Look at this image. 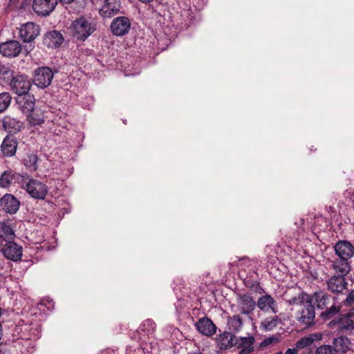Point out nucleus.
<instances>
[{
  "mask_svg": "<svg viewBox=\"0 0 354 354\" xmlns=\"http://www.w3.org/2000/svg\"><path fill=\"white\" fill-rule=\"evenodd\" d=\"M15 232L6 222H0V248L7 259L19 261L22 257V247L14 241Z\"/></svg>",
  "mask_w": 354,
  "mask_h": 354,
  "instance_id": "obj_1",
  "label": "nucleus"
},
{
  "mask_svg": "<svg viewBox=\"0 0 354 354\" xmlns=\"http://www.w3.org/2000/svg\"><path fill=\"white\" fill-rule=\"evenodd\" d=\"M286 303L291 306L302 305V309L298 313L297 321L304 328H309L315 324V310L313 304V297L304 291L297 295L286 299Z\"/></svg>",
  "mask_w": 354,
  "mask_h": 354,
  "instance_id": "obj_2",
  "label": "nucleus"
},
{
  "mask_svg": "<svg viewBox=\"0 0 354 354\" xmlns=\"http://www.w3.org/2000/svg\"><path fill=\"white\" fill-rule=\"evenodd\" d=\"M96 30V24L84 16L77 17L72 21L68 30L72 37L78 41H84Z\"/></svg>",
  "mask_w": 354,
  "mask_h": 354,
  "instance_id": "obj_3",
  "label": "nucleus"
},
{
  "mask_svg": "<svg viewBox=\"0 0 354 354\" xmlns=\"http://www.w3.org/2000/svg\"><path fill=\"white\" fill-rule=\"evenodd\" d=\"M311 297H313V300L315 299L316 306L318 309H325V310L320 314V317L324 320H328L333 318L339 312L340 306H337L333 304L330 307H328L330 299V295L328 293L322 290L316 291L311 295Z\"/></svg>",
  "mask_w": 354,
  "mask_h": 354,
  "instance_id": "obj_4",
  "label": "nucleus"
},
{
  "mask_svg": "<svg viewBox=\"0 0 354 354\" xmlns=\"http://www.w3.org/2000/svg\"><path fill=\"white\" fill-rule=\"evenodd\" d=\"M21 187L30 196L37 200H44L48 194V186L43 182L31 178L28 174H24Z\"/></svg>",
  "mask_w": 354,
  "mask_h": 354,
  "instance_id": "obj_5",
  "label": "nucleus"
},
{
  "mask_svg": "<svg viewBox=\"0 0 354 354\" xmlns=\"http://www.w3.org/2000/svg\"><path fill=\"white\" fill-rule=\"evenodd\" d=\"M9 86L10 90L19 96L29 92L32 82L27 75L17 73L12 77Z\"/></svg>",
  "mask_w": 354,
  "mask_h": 354,
  "instance_id": "obj_6",
  "label": "nucleus"
},
{
  "mask_svg": "<svg viewBox=\"0 0 354 354\" xmlns=\"http://www.w3.org/2000/svg\"><path fill=\"white\" fill-rule=\"evenodd\" d=\"M54 73L48 66H41L34 71L33 83L38 88H46L51 83Z\"/></svg>",
  "mask_w": 354,
  "mask_h": 354,
  "instance_id": "obj_7",
  "label": "nucleus"
},
{
  "mask_svg": "<svg viewBox=\"0 0 354 354\" xmlns=\"http://www.w3.org/2000/svg\"><path fill=\"white\" fill-rule=\"evenodd\" d=\"M322 338L323 335L322 333H311L297 340L295 343V346L299 350L308 348L310 351V353H312L313 349L317 347V345L319 344Z\"/></svg>",
  "mask_w": 354,
  "mask_h": 354,
  "instance_id": "obj_8",
  "label": "nucleus"
},
{
  "mask_svg": "<svg viewBox=\"0 0 354 354\" xmlns=\"http://www.w3.org/2000/svg\"><path fill=\"white\" fill-rule=\"evenodd\" d=\"M18 147V141L12 134L7 135L0 146V155L3 158H11L15 156Z\"/></svg>",
  "mask_w": 354,
  "mask_h": 354,
  "instance_id": "obj_9",
  "label": "nucleus"
},
{
  "mask_svg": "<svg viewBox=\"0 0 354 354\" xmlns=\"http://www.w3.org/2000/svg\"><path fill=\"white\" fill-rule=\"evenodd\" d=\"M40 27L33 22H27L21 26L19 28V37L24 43L33 41L39 35Z\"/></svg>",
  "mask_w": 354,
  "mask_h": 354,
  "instance_id": "obj_10",
  "label": "nucleus"
},
{
  "mask_svg": "<svg viewBox=\"0 0 354 354\" xmlns=\"http://www.w3.org/2000/svg\"><path fill=\"white\" fill-rule=\"evenodd\" d=\"M121 8L120 0H104L99 9V14L104 19H109L119 14Z\"/></svg>",
  "mask_w": 354,
  "mask_h": 354,
  "instance_id": "obj_11",
  "label": "nucleus"
},
{
  "mask_svg": "<svg viewBox=\"0 0 354 354\" xmlns=\"http://www.w3.org/2000/svg\"><path fill=\"white\" fill-rule=\"evenodd\" d=\"M131 28V22L127 17H115L111 22L110 28L115 36L122 37L127 35Z\"/></svg>",
  "mask_w": 354,
  "mask_h": 354,
  "instance_id": "obj_12",
  "label": "nucleus"
},
{
  "mask_svg": "<svg viewBox=\"0 0 354 354\" xmlns=\"http://www.w3.org/2000/svg\"><path fill=\"white\" fill-rule=\"evenodd\" d=\"M57 0H33L32 10L39 16L46 17L55 9Z\"/></svg>",
  "mask_w": 354,
  "mask_h": 354,
  "instance_id": "obj_13",
  "label": "nucleus"
},
{
  "mask_svg": "<svg viewBox=\"0 0 354 354\" xmlns=\"http://www.w3.org/2000/svg\"><path fill=\"white\" fill-rule=\"evenodd\" d=\"M0 206L9 214H15L19 210L20 201L13 194H6L0 198Z\"/></svg>",
  "mask_w": 354,
  "mask_h": 354,
  "instance_id": "obj_14",
  "label": "nucleus"
},
{
  "mask_svg": "<svg viewBox=\"0 0 354 354\" xmlns=\"http://www.w3.org/2000/svg\"><path fill=\"white\" fill-rule=\"evenodd\" d=\"M64 41L63 35L58 30L46 32L43 37V44L48 48H58Z\"/></svg>",
  "mask_w": 354,
  "mask_h": 354,
  "instance_id": "obj_15",
  "label": "nucleus"
},
{
  "mask_svg": "<svg viewBox=\"0 0 354 354\" xmlns=\"http://www.w3.org/2000/svg\"><path fill=\"white\" fill-rule=\"evenodd\" d=\"M237 304L241 314L249 315L256 308V302L253 297L248 294H239Z\"/></svg>",
  "mask_w": 354,
  "mask_h": 354,
  "instance_id": "obj_16",
  "label": "nucleus"
},
{
  "mask_svg": "<svg viewBox=\"0 0 354 354\" xmlns=\"http://www.w3.org/2000/svg\"><path fill=\"white\" fill-rule=\"evenodd\" d=\"M255 339L252 335L241 337L235 339L234 346L238 349L239 354H252L255 351Z\"/></svg>",
  "mask_w": 354,
  "mask_h": 354,
  "instance_id": "obj_17",
  "label": "nucleus"
},
{
  "mask_svg": "<svg viewBox=\"0 0 354 354\" xmlns=\"http://www.w3.org/2000/svg\"><path fill=\"white\" fill-rule=\"evenodd\" d=\"M335 254L339 258L349 260L354 256V246L348 241L339 240L334 245Z\"/></svg>",
  "mask_w": 354,
  "mask_h": 354,
  "instance_id": "obj_18",
  "label": "nucleus"
},
{
  "mask_svg": "<svg viewBox=\"0 0 354 354\" xmlns=\"http://www.w3.org/2000/svg\"><path fill=\"white\" fill-rule=\"evenodd\" d=\"M21 49L20 43L17 40H10L0 44V53L7 57H17Z\"/></svg>",
  "mask_w": 354,
  "mask_h": 354,
  "instance_id": "obj_19",
  "label": "nucleus"
},
{
  "mask_svg": "<svg viewBox=\"0 0 354 354\" xmlns=\"http://www.w3.org/2000/svg\"><path fill=\"white\" fill-rule=\"evenodd\" d=\"M24 176V174L21 175L12 169L6 170L0 176V187L8 188L15 183H17L21 185Z\"/></svg>",
  "mask_w": 354,
  "mask_h": 354,
  "instance_id": "obj_20",
  "label": "nucleus"
},
{
  "mask_svg": "<svg viewBox=\"0 0 354 354\" xmlns=\"http://www.w3.org/2000/svg\"><path fill=\"white\" fill-rule=\"evenodd\" d=\"M195 326L197 330L207 337L213 336L216 332V326L211 319L207 317H203L199 319L196 323Z\"/></svg>",
  "mask_w": 354,
  "mask_h": 354,
  "instance_id": "obj_21",
  "label": "nucleus"
},
{
  "mask_svg": "<svg viewBox=\"0 0 354 354\" xmlns=\"http://www.w3.org/2000/svg\"><path fill=\"white\" fill-rule=\"evenodd\" d=\"M353 315L354 307L351 308L348 313L340 315L339 317L333 322L337 324L341 331L351 332L354 330V321L351 318Z\"/></svg>",
  "mask_w": 354,
  "mask_h": 354,
  "instance_id": "obj_22",
  "label": "nucleus"
},
{
  "mask_svg": "<svg viewBox=\"0 0 354 354\" xmlns=\"http://www.w3.org/2000/svg\"><path fill=\"white\" fill-rule=\"evenodd\" d=\"M256 306H257L261 310L264 312H268L270 310L272 313H277L278 311L277 301L269 294L259 297L256 303Z\"/></svg>",
  "mask_w": 354,
  "mask_h": 354,
  "instance_id": "obj_23",
  "label": "nucleus"
},
{
  "mask_svg": "<svg viewBox=\"0 0 354 354\" xmlns=\"http://www.w3.org/2000/svg\"><path fill=\"white\" fill-rule=\"evenodd\" d=\"M16 102L24 114H27L35 108V97L33 95L30 94L29 92L17 96Z\"/></svg>",
  "mask_w": 354,
  "mask_h": 354,
  "instance_id": "obj_24",
  "label": "nucleus"
},
{
  "mask_svg": "<svg viewBox=\"0 0 354 354\" xmlns=\"http://www.w3.org/2000/svg\"><path fill=\"white\" fill-rule=\"evenodd\" d=\"M327 287L333 292H342L346 289L347 283L345 277L334 275L326 281Z\"/></svg>",
  "mask_w": 354,
  "mask_h": 354,
  "instance_id": "obj_25",
  "label": "nucleus"
},
{
  "mask_svg": "<svg viewBox=\"0 0 354 354\" xmlns=\"http://www.w3.org/2000/svg\"><path fill=\"white\" fill-rule=\"evenodd\" d=\"M236 337L230 332L225 331L216 337L218 347L221 350H226L234 346Z\"/></svg>",
  "mask_w": 354,
  "mask_h": 354,
  "instance_id": "obj_26",
  "label": "nucleus"
},
{
  "mask_svg": "<svg viewBox=\"0 0 354 354\" xmlns=\"http://www.w3.org/2000/svg\"><path fill=\"white\" fill-rule=\"evenodd\" d=\"M3 129L10 133H17L24 127V123L16 118L6 115L2 119Z\"/></svg>",
  "mask_w": 354,
  "mask_h": 354,
  "instance_id": "obj_27",
  "label": "nucleus"
},
{
  "mask_svg": "<svg viewBox=\"0 0 354 354\" xmlns=\"http://www.w3.org/2000/svg\"><path fill=\"white\" fill-rule=\"evenodd\" d=\"M331 267L337 275L344 277L347 275L351 271L349 260L343 258L338 257L333 260Z\"/></svg>",
  "mask_w": 354,
  "mask_h": 354,
  "instance_id": "obj_28",
  "label": "nucleus"
},
{
  "mask_svg": "<svg viewBox=\"0 0 354 354\" xmlns=\"http://www.w3.org/2000/svg\"><path fill=\"white\" fill-rule=\"evenodd\" d=\"M27 121L32 126L42 124L45 121L44 111L40 108L35 107L26 114Z\"/></svg>",
  "mask_w": 354,
  "mask_h": 354,
  "instance_id": "obj_29",
  "label": "nucleus"
},
{
  "mask_svg": "<svg viewBox=\"0 0 354 354\" xmlns=\"http://www.w3.org/2000/svg\"><path fill=\"white\" fill-rule=\"evenodd\" d=\"M333 348L337 353H346L351 348V340L345 336H339L333 341Z\"/></svg>",
  "mask_w": 354,
  "mask_h": 354,
  "instance_id": "obj_30",
  "label": "nucleus"
},
{
  "mask_svg": "<svg viewBox=\"0 0 354 354\" xmlns=\"http://www.w3.org/2000/svg\"><path fill=\"white\" fill-rule=\"evenodd\" d=\"M39 158L36 153H27L22 159V162L29 171H35L38 169L37 162Z\"/></svg>",
  "mask_w": 354,
  "mask_h": 354,
  "instance_id": "obj_31",
  "label": "nucleus"
},
{
  "mask_svg": "<svg viewBox=\"0 0 354 354\" xmlns=\"http://www.w3.org/2000/svg\"><path fill=\"white\" fill-rule=\"evenodd\" d=\"M243 321L239 315L227 317V328L231 333L239 332L243 327Z\"/></svg>",
  "mask_w": 354,
  "mask_h": 354,
  "instance_id": "obj_32",
  "label": "nucleus"
},
{
  "mask_svg": "<svg viewBox=\"0 0 354 354\" xmlns=\"http://www.w3.org/2000/svg\"><path fill=\"white\" fill-rule=\"evenodd\" d=\"M281 322V320L277 315L271 316L262 320L259 328L264 331H270L275 328Z\"/></svg>",
  "mask_w": 354,
  "mask_h": 354,
  "instance_id": "obj_33",
  "label": "nucleus"
},
{
  "mask_svg": "<svg viewBox=\"0 0 354 354\" xmlns=\"http://www.w3.org/2000/svg\"><path fill=\"white\" fill-rule=\"evenodd\" d=\"M16 74L14 71L3 65L0 70V79L9 85L12 77H14Z\"/></svg>",
  "mask_w": 354,
  "mask_h": 354,
  "instance_id": "obj_34",
  "label": "nucleus"
},
{
  "mask_svg": "<svg viewBox=\"0 0 354 354\" xmlns=\"http://www.w3.org/2000/svg\"><path fill=\"white\" fill-rule=\"evenodd\" d=\"M243 282L248 288L253 290L256 292L261 293V292H263V289L257 281L252 280L248 279V277H245Z\"/></svg>",
  "mask_w": 354,
  "mask_h": 354,
  "instance_id": "obj_35",
  "label": "nucleus"
},
{
  "mask_svg": "<svg viewBox=\"0 0 354 354\" xmlns=\"http://www.w3.org/2000/svg\"><path fill=\"white\" fill-rule=\"evenodd\" d=\"M280 333H277L274 335L265 338L260 344L259 348H264L270 344H276L280 342Z\"/></svg>",
  "mask_w": 354,
  "mask_h": 354,
  "instance_id": "obj_36",
  "label": "nucleus"
},
{
  "mask_svg": "<svg viewBox=\"0 0 354 354\" xmlns=\"http://www.w3.org/2000/svg\"><path fill=\"white\" fill-rule=\"evenodd\" d=\"M11 96L9 93L3 92L0 93V113L4 111L10 105Z\"/></svg>",
  "mask_w": 354,
  "mask_h": 354,
  "instance_id": "obj_37",
  "label": "nucleus"
},
{
  "mask_svg": "<svg viewBox=\"0 0 354 354\" xmlns=\"http://www.w3.org/2000/svg\"><path fill=\"white\" fill-rule=\"evenodd\" d=\"M315 354H337L334 348L330 345H322L317 346Z\"/></svg>",
  "mask_w": 354,
  "mask_h": 354,
  "instance_id": "obj_38",
  "label": "nucleus"
},
{
  "mask_svg": "<svg viewBox=\"0 0 354 354\" xmlns=\"http://www.w3.org/2000/svg\"><path fill=\"white\" fill-rule=\"evenodd\" d=\"M20 332H22L23 330L28 332V334L26 336L23 337L24 339H30L32 337V335H35V332L32 331V327L31 324H26L24 325H21L19 327Z\"/></svg>",
  "mask_w": 354,
  "mask_h": 354,
  "instance_id": "obj_39",
  "label": "nucleus"
},
{
  "mask_svg": "<svg viewBox=\"0 0 354 354\" xmlns=\"http://www.w3.org/2000/svg\"><path fill=\"white\" fill-rule=\"evenodd\" d=\"M344 304L350 306L354 304V290H351L344 301Z\"/></svg>",
  "mask_w": 354,
  "mask_h": 354,
  "instance_id": "obj_40",
  "label": "nucleus"
},
{
  "mask_svg": "<svg viewBox=\"0 0 354 354\" xmlns=\"http://www.w3.org/2000/svg\"><path fill=\"white\" fill-rule=\"evenodd\" d=\"M154 325H155V323L152 320L147 319L143 322L142 326L144 328L147 326L148 327L147 330H149L150 329L153 330L154 328Z\"/></svg>",
  "mask_w": 354,
  "mask_h": 354,
  "instance_id": "obj_41",
  "label": "nucleus"
},
{
  "mask_svg": "<svg viewBox=\"0 0 354 354\" xmlns=\"http://www.w3.org/2000/svg\"><path fill=\"white\" fill-rule=\"evenodd\" d=\"M299 349L295 346L293 348H288L284 354H297Z\"/></svg>",
  "mask_w": 354,
  "mask_h": 354,
  "instance_id": "obj_42",
  "label": "nucleus"
},
{
  "mask_svg": "<svg viewBox=\"0 0 354 354\" xmlns=\"http://www.w3.org/2000/svg\"><path fill=\"white\" fill-rule=\"evenodd\" d=\"M62 3H72L74 0H59Z\"/></svg>",
  "mask_w": 354,
  "mask_h": 354,
  "instance_id": "obj_43",
  "label": "nucleus"
},
{
  "mask_svg": "<svg viewBox=\"0 0 354 354\" xmlns=\"http://www.w3.org/2000/svg\"><path fill=\"white\" fill-rule=\"evenodd\" d=\"M187 354H203L202 352L198 351H192V352H189Z\"/></svg>",
  "mask_w": 354,
  "mask_h": 354,
  "instance_id": "obj_44",
  "label": "nucleus"
},
{
  "mask_svg": "<svg viewBox=\"0 0 354 354\" xmlns=\"http://www.w3.org/2000/svg\"><path fill=\"white\" fill-rule=\"evenodd\" d=\"M317 148H315L314 149V146H312V147L310 148V151L312 152V151H317Z\"/></svg>",
  "mask_w": 354,
  "mask_h": 354,
  "instance_id": "obj_45",
  "label": "nucleus"
},
{
  "mask_svg": "<svg viewBox=\"0 0 354 354\" xmlns=\"http://www.w3.org/2000/svg\"><path fill=\"white\" fill-rule=\"evenodd\" d=\"M3 64H1V63L0 62V70L1 69V68L3 67Z\"/></svg>",
  "mask_w": 354,
  "mask_h": 354,
  "instance_id": "obj_46",
  "label": "nucleus"
},
{
  "mask_svg": "<svg viewBox=\"0 0 354 354\" xmlns=\"http://www.w3.org/2000/svg\"><path fill=\"white\" fill-rule=\"evenodd\" d=\"M16 0H10V2L15 1Z\"/></svg>",
  "mask_w": 354,
  "mask_h": 354,
  "instance_id": "obj_47",
  "label": "nucleus"
}]
</instances>
